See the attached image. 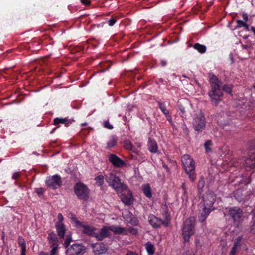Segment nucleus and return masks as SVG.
Returning a JSON list of instances; mask_svg holds the SVG:
<instances>
[{"mask_svg": "<svg viewBox=\"0 0 255 255\" xmlns=\"http://www.w3.org/2000/svg\"><path fill=\"white\" fill-rule=\"evenodd\" d=\"M210 83L208 96L212 102L217 105L221 101L223 95L222 89V81L216 75L212 74L209 77Z\"/></svg>", "mask_w": 255, "mask_h": 255, "instance_id": "f257e3e1", "label": "nucleus"}, {"mask_svg": "<svg viewBox=\"0 0 255 255\" xmlns=\"http://www.w3.org/2000/svg\"><path fill=\"white\" fill-rule=\"evenodd\" d=\"M105 180L109 186L112 187L117 193H122L127 190L128 187L121 182V179L115 172H111L105 175Z\"/></svg>", "mask_w": 255, "mask_h": 255, "instance_id": "f03ea898", "label": "nucleus"}, {"mask_svg": "<svg viewBox=\"0 0 255 255\" xmlns=\"http://www.w3.org/2000/svg\"><path fill=\"white\" fill-rule=\"evenodd\" d=\"M181 162L186 173L190 179L194 181L196 177L194 161L189 155L185 154L182 156Z\"/></svg>", "mask_w": 255, "mask_h": 255, "instance_id": "7ed1b4c3", "label": "nucleus"}, {"mask_svg": "<svg viewBox=\"0 0 255 255\" xmlns=\"http://www.w3.org/2000/svg\"><path fill=\"white\" fill-rule=\"evenodd\" d=\"M195 220L194 217H190L184 223L182 228V236L185 242H188L190 237L194 233Z\"/></svg>", "mask_w": 255, "mask_h": 255, "instance_id": "20e7f679", "label": "nucleus"}, {"mask_svg": "<svg viewBox=\"0 0 255 255\" xmlns=\"http://www.w3.org/2000/svg\"><path fill=\"white\" fill-rule=\"evenodd\" d=\"M74 193L78 198L83 201H87L89 197V189L83 183L79 182L74 186Z\"/></svg>", "mask_w": 255, "mask_h": 255, "instance_id": "39448f33", "label": "nucleus"}, {"mask_svg": "<svg viewBox=\"0 0 255 255\" xmlns=\"http://www.w3.org/2000/svg\"><path fill=\"white\" fill-rule=\"evenodd\" d=\"M194 129L198 132H202L205 128L206 121L204 114L200 112L196 114L193 121Z\"/></svg>", "mask_w": 255, "mask_h": 255, "instance_id": "423d86ee", "label": "nucleus"}, {"mask_svg": "<svg viewBox=\"0 0 255 255\" xmlns=\"http://www.w3.org/2000/svg\"><path fill=\"white\" fill-rule=\"evenodd\" d=\"M45 182L48 187L53 190L59 188L62 184V178L58 174L47 177Z\"/></svg>", "mask_w": 255, "mask_h": 255, "instance_id": "0eeeda50", "label": "nucleus"}, {"mask_svg": "<svg viewBox=\"0 0 255 255\" xmlns=\"http://www.w3.org/2000/svg\"><path fill=\"white\" fill-rule=\"evenodd\" d=\"M216 199V196L214 193L209 191L203 194L200 204H202L203 206L208 208H215L213 207V204Z\"/></svg>", "mask_w": 255, "mask_h": 255, "instance_id": "6e6552de", "label": "nucleus"}, {"mask_svg": "<svg viewBox=\"0 0 255 255\" xmlns=\"http://www.w3.org/2000/svg\"><path fill=\"white\" fill-rule=\"evenodd\" d=\"M228 214L232 218L234 223L238 224L241 221L243 212L238 207H233L229 208Z\"/></svg>", "mask_w": 255, "mask_h": 255, "instance_id": "1a4fd4ad", "label": "nucleus"}, {"mask_svg": "<svg viewBox=\"0 0 255 255\" xmlns=\"http://www.w3.org/2000/svg\"><path fill=\"white\" fill-rule=\"evenodd\" d=\"M73 221L74 222L76 226L78 227H82L83 228V233L95 237V235H96V233L95 232L96 230V228L89 225H84L82 222L77 220L76 218L73 219Z\"/></svg>", "mask_w": 255, "mask_h": 255, "instance_id": "9d476101", "label": "nucleus"}, {"mask_svg": "<svg viewBox=\"0 0 255 255\" xmlns=\"http://www.w3.org/2000/svg\"><path fill=\"white\" fill-rule=\"evenodd\" d=\"M215 208H208L203 206L202 204H199L198 206V220L200 222H204L212 211Z\"/></svg>", "mask_w": 255, "mask_h": 255, "instance_id": "9b49d317", "label": "nucleus"}, {"mask_svg": "<svg viewBox=\"0 0 255 255\" xmlns=\"http://www.w3.org/2000/svg\"><path fill=\"white\" fill-rule=\"evenodd\" d=\"M162 213L161 215L163 218L162 221L163 222V226L168 227L171 221L170 214L169 212L168 208L166 203L163 204L161 206Z\"/></svg>", "mask_w": 255, "mask_h": 255, "instance_id": "f8f14e48", "label": "nucleus"}, {"mask_svg": "<svg viewBox=\"0 0 255 255\" xmlns=\"http://www.w3.org/2000/svg\"><path fill=\"white\" fill-rule=\"evenodd\" d=\"M148 221L150 225L154 228H159L162 225H163L162 219L157 217L153 214H150L148 216Z\"/></svg>", "mask_w": 255, "mask_h": 255, "instance_id": "ddd939ff", "label": "nucleus"}, {"mask_svg": "<svg viewBox=\"0 0 255 255\" xmlns=\"http://www.w3.org/2000/svg\"><path fill=\"white\" fill-rule=\"evenodd\" d=\"M109 161L113 165L117 168H121L125 166V162L114 154H111L108 157Z\"/></svg>", "mask_w": 255, "mask_h": 255, "instance_id": "4468645a", "label": "nucleus"}, {"mask_svg": "<svg viewBox=\"0 0 255 255\" xmlns=\"http://www.w3.org/2000/svg\"><path fill=\"white\" fill-rule=\"evenodd\" d=\"M124 191H127V193H122L121 196V199L125 205L128 206L131 205L134 201L132 194L128 188L127 190H124Z\"/></svg>", "mask_w": 255, "mask_h": 255, "instance_id": "2eb2a0df", "label": "nucleus"}, {"mask_svg": "<svg viewBox=\"0 0 255 255\" xmlns=\"http://www.w3.org/2000/svg\"><path fill=\"white\" fill-rule=\"evenodd\" d=\"M83 246L81 244H74L67 250V255H79L82 250Z\"/></svg>", "mask_w": 255, "mask_h": 255, "instance_id": "dca6fc26", "label": "nucleus"}, {"mask_svg": "<svg viewBox=\"0 0 255 255\" xmlns=\"http://www.w3.org/2000/svg\"><path fill=\"white\" fill-rule=\"evenodd\" d=\"M91 247L94 253L97 255L104 254L107 250L106 245L102 242L92 244Z\"/></svg>", "mask_w": 255, "mask_h": 255, "instance_id": "f3484780", "label": "nucleus"}, {"mask_svg": "<svg viewBox=\"0 0 255 255\" xmlns=\"http://www.w3.org/2000/svg\"><path fill=\"white\" fill-rule=\"evenodd\" d=\"M109 227L104 226L102 228L99 232H96L95 237L98 241H102L104 238L110 236Z\"/></svg>", "mask_w": 255, "mask_h": 255, "instance_id": "a211bd4d", "label": "nucleus"}, {"mask_svg": "<svg viewBox=\"0 0 255 255\" xmlns=\"http://www.w3.org/2000/svg\"><path fill=\"white\" fill-rule=\"evenodd\" d=\"M244 165L250 169L255 168V152H252L249 157L244 159Z\"/></svg>", "mask_w": 255, "mask_h": 255, "instance_id": "6ab92c4d", "label": "nucleus"}, {"mask_svg": "<svg viewBox=\"0 0 255 255\" xmlns=\"http://www.w3.org/2000/svg\"><path fill=\"white\" fill-rule=\"evenodd\" d=\"M73 121L68 118L56 117L53 120V124L57 126L59 124H63L66 127H69Z\"/></svg>", "mask_w": 255, "mask_h": 255, "instance_id": "aec40b11", "label": "nucleus"}, {"mask_svg": "<svg viewBox=\"0 0 255 255\" xmlns=\"http://www.w3.org/2000/svg\"><path fill=\"white\" fill-rule=\"evenodd\" d=\"M109 229L116 234L128 235V231L127 229L125 228L119 226L112 225L109 226Z\"/></svg>", "mask_w": 255, "mask_h": 255, "instance_id": "412c9836", "label": "nucleus"}, {"mask_svg": "<svg viewBox=\"0 0 255 255\" xmlns=\"http://www.w3.org/2000/svg\"><path fill=\"white\" fill-rule=\"evenodd\" d=\"M47 239L49 241L50 246H59L58 239L56 234L54 232L52 231L49 232L48 235Z\"/></svg>", "mask_w": 255, "mask_h": 255, "instance_id": "4be33fe9", "label": "nucleus"}, {"mask_svg": "<svg viewBox=\"0 0 255 255\" xmlns=\"http://www.w3.org/2000/svg\"><path fill=\"white\" fill-rule=\"evenodd\" d=\"M55 228L59 237L62 239L64 238L66 232V228L64 224H55Z\"/></svg>", "mask_w": 255, "mask_h": 255, "instance_id": "5701e85b", "label": "nucleus"}, {"mask_svg": "<svg viewBox=\"0 0 255 255\" xmlns=\"http://www.w3.org/2000/svg\"><path fill=\"white\" fill-rule=\"evenodd\" d=\"M148 146L150 152L155 153L157 152L158 145L155 140H149Z\"/></svg>", "mask_w": 255, "mask_h": 255, "instance_id": "b1692460", "label": "nucleus"}, {"mask_svg": "<svg viewBox=\"0 0 255 255\" xmlns=\"http://www.w3.org/2000/svg\"><path fill=\"white\" fill-rule=\"evenodd\" d=\"M142 191L147 198L152 197L151 188L148 184L142 185Z\"/></svg>", "mask_w": 255, "mask_h": 255, "instance_id": "393cba45", "label": "nucleus"}, {"mask_svg": "<svg viewBox=\"0 0 255 255\" xmlns=\"http://www.w3.org/2000/svg\"><path fill=\"white\" fill-rule=\"evenodd\" d=\"M124 147L126 150L136 152L134 150L135 148L131 141L128 140H126L124 142Z\"/></svg>", "mask_w": 255, "mask_h": 255, "instance_id": "a878e982", "label": "nucleus"}, {"mask_svg": "<svg viewBox=\"0 0 255 255\" xmlns=\"http://www.w3.org/2000/svg\"><path fill=\"white\" fill-rule=\"evenodd\" d=\"M146 251L149 255H153L155 252L154 247L152 244L148 242L145 244Z\"/></svg>", "mask_w": 255, "mask_h": 255, "instance_id": "bb28decb", "label": "nucleus"}, {"mask_svg": "<svg viewBox=\"0 0 255 255\" xmlns=\"http://www.w3.org/2000/svg\"><path fill=\"white\" fill-rule=\"evenodd\" d=\"M193 47L195 49L201 53H204L206 51V47L205 45L200 44L199 43L195 44L193 46Z\"/></svg>", "mask_w": 255, "mask_h": 255, "instance_id": "cd10ccee", "label": "nucleus"}, {"mask_svg": "<svg viewBox=\"0 0 255 255\" xmlns=\"http://www.w3.org/2000/svg\"><path fill=\"white\" fill-rule=\"evenodd\" d=\"M158 107L161 110V111L163 112V113L165 115H168L169 113V111L167 109L166 104L164 102H162L160 101L157 102Z\"/></svg>", "mask_w": 255, "mask_h": 255, "instance_id": "c85d7f7f", "label": "nucleus"}, {"mask_svg": "<svg viewBox=\"0 0 255 255\" xmlns=\"http://www.w3.org/2000/svg\"><path fill=\"white\" fill-rule=\"evenodd\" d=\"M233 85L231 84H224L222 86V92L224 91L226 93L232 95Z\"/></svg>", "mask_w": 255, "mask_h": 255, "instance_id": "c756f323", "label": "nucleus"}, {"mask_svg": "<svg viewBox=\"0 0 255 255\" xmlns=\"http://www.w3.org/2000/svg\"><path fill=\"white\" fill-rule=\"evenodd\" d=\"M242 236L238 237V238L235 240L234 243L233 247L238 250L241 246V242L242 241Z\"/></svg>", "mask_w": 255, "mask_h": 255, "instance_id": "7c9ffc66", "label": "nucleus"}, {"mask_svg": "<svg viewBox=\"0 0 255 255\" xmlns=\"http://www.w3.org/2000/svg\"><path fill=\"white\" fill-rule=\"evenodd\" d=\"M100 64L101 67L103 68V70H102V72H104L106 70H108L111 65V63L109 61L102 62Z\"/></svg>", "mask_w": 255, "mask_h": 255, "instance_id": "2f4dec72", "label": "nucleus"}, {"mask_svg": "<svg viewBox=\"0 0 255 255\" xmlns=\"http://www.w3.org/2000/svg\"><path fill=\"white\" fill-rule=\"evenodd\" d=\"M117 143V138L115 137H112L110 140L107 142V148L110 149L112 147H114Z\"/></svg>", "mask_w": 255, "mask_h": 255, "instance_id": "473e14b6", "label": "nucleus"}, {"mask_svg": "<svg viewBox=\"0 0 255 255\" xmlns=\"http://www.w3.org/2000/svg\"><path fill=\"white\" fill-rule=\"evenodd\" d=\"M204 147L206 151V152L209 153L212 151L211 147L212 146V143L211 140H207L204 143Z\"/></svg>", "mask_w": 255, "mask_h": 255, "instance_id": "72a5a7b5", "label": "nucleus"}, {"mask_svg": "<svg viewBox=\"0 0 255 255\" xmlns=\"http://www.w3.org/2000/svg\"><path fill=\"white\" fill-rule=\"evenodd\" d=\"M96 184L98 186H101L104 183V176L103 175H99L95 178Z\"/></svg>", "mask_w": 255, "mask_h": 255, "instance_id": "f704fd0d", "label": "nucleus"}, {"mask_svg": "<svg viewBox=\"0 0 255 255\" xmlns=\"http://www.w3.org/2000/svg\"><path fill=\"white\" fill-rule=\"evenodd\" d=\"M18 243L19 245L21 247V251H22L23 249L24 250H26V244L25 243V241L22 237H19L18 240Z\"/></svg>", "mask_w": 255, "mask_h": 255, "instance_id": "c9c22d12", "label": "nucleus"}, {"mask_svg": "<svg viewBox=\"0 0 255 255\" xmlns=\"http://www.w3.org/2000/svg\"><path fill=\"white\" fill-rule=\"evenodd\" d=\"M182 189L183 191V195L182 196V198L183 200H187L188 195H187V191L186 188L185 183H183L182 184Z\"/></svg>", "mask_w": 255, "mask_h": 255, "instance_id": "e433bc0d", "label": "nucleus"}, {"mask_svg": "<svg viewBox=\"0 0 255 255\" xmlns=\"http://www.w3.org/2000/svg\"><path fill=\"white\" fill-rule=\"evenodd\" d=\"M59 246H51V250L49 255H58L57 251Z\"/></svg>", "mask_w": 255, "mask_h": 255, "instance_id": "4c0bfd02", "label": "nucleus"}, {"mask_svg": "<svg viewBox=\"0 0 255 255\" xmlns=\"http://www.w3.org/2000/svg\"><path fill=\"white\" fill-rule=\"evenodd\" d=\"M117 18L116 17L112 16L111 18L107 20V23L110 26H113L117 22Z\"/></svg>", "mask_w": 255, "mask_h": 255, "instance_id": "58836bf2", "label": "nucleus"}, {"mask_svg": "<svg viewBox=\"0 0 255 255\" xmlns=\"http://www.w3.org/2000/svg\"><path fill=\"white\" fill-rule=\"evenodd\" d=\"M205 185V181L203 177L201 178L198 183V188L199 189L202 190L203 188L204 187Z\"/></svg>", "mask_w": 255, "mask_h": 255, "instance_id": "ea45409f", "label": "nucleus"}, {"mask_svg": "<svg viewBox=\"0 0 255 255\" xmlns=\"http://www.w3.org/2000/svg\"><path fill=\"white\" fill-rule=\"evenodd\" d=\"M127 230L128 231V233L129 232L132 235H136L138 233L137 229L133 227H129Z\"/></svg>", "mask_w": 255, "mask_h": 255, "instance_id": "a19ab883", "label": "nucleus"}, {"mask_svg": "<svg viewBox=\"0 0 255 255\" xmlns=\"http://www.w3.org/2000/svg\"><path fill=\"white\" fill-rule=\"evenodd\" d=\"M181 128L183 130V133L186 135L187 136L189 134V130L187 128V127L186 124H183L181 126Z\"/></svg>", "mask_w": 255, "mask_h": 255, "instance_id": "79ce46f5", "label": "nucleus"}, {"mask_svg": "<svg viewBox=\"0 0 255 255\" xmlns=\"http://www.w3.org/2000/svg\"><path fill=\"white\" fill-rule=\"evenodd\" d=\"M58 221L55 223V224H63V221L64 219L63 216L62 214L60 213H58L57 216Z\"/></svg>", "mask_w": 255, "mask_h": 255, "instance_id": "37998d69", "label": "nucleus"}, {"mask_svg": "<svg viewBox=\"0 0 255 255\" xmlns=\"http://www.w3.org/2000/svg\"><path fill=\"white\" fill-rule=\"evenodd\" d=\"M35 192L39 196L43 195L45 192V190L43 188H37L35 189Z\"/></svg>", "mask_w": 255, "mask_h": 255, "instance_id": "c03bdc74", "label": "nucleus"}, {"mask_svg": "<svg viewBox=\"0 0 255 255\" xmlns=\"http://www.w3.org/2000/svg\"><path fill=\"white\" fill-rule=\"evenodd\" d=\"M104 127L108 129H113V127L112 125H111L108 121H106L104 122Z\"/></svg>", "mask_w": 255, "mask_h": 255, "instance_id": "a18cd8bd", "label": "nucleus"}, {"mask_svg": "<svg viewBox=\"0 0 255 255\" xmlns=\"http://www.w3.org/2000/svg\"><path fill=\"white\" fill-rule=\"evenodd\" d=\"M237 22V28H241L242 27H244V24H245V22H244L243 21H242L241 20H237L236 21Z\"/></svg>", "mask_w": 255, "mask_h": 255, "instance_id": "49530a36", "label": "nucleus"}, {"mask_svg": "<svg viewBox=\"0 0 255 255\" xmlns=\"http://www.w3.org/2000/svg\"><path fill=\"white\" fill-rule=\"evenodd\" d=\"M71 242V238L70 237H67L64 242V246L66 248L68 247Z\"/></svg>", "mask_w": 255, "mask_h": 255, "instance_id": "de8ad7c7", "label": "nucleus"}, {"mask_svg": "<svg viewBox=\"0 0 255 255\" xmlns=\"http://www.w3.org/2000/svg\"><path fill=\"white\" fill-rule=\"evenodd\" d=\"M20 176V172H15L12 175V178L14 180H17L19 177Z\"/></svg>", "mask_w": 255, "mask_h": 255, "instance_id": "09e8293b", "label": "nucleus"}, {"mask_svg": "<svg viewBox=\"0 0 255 255\" xmlns=\"http://www.w3.org/2000/svg\"><path fill=\"white\" fill-rule=\"evenodd\" d=\"M242 17L243 18V21L246 23L248 20V16L247 14L245 12H243L242 13Z\"/></svg>", "mask_w": 255, "mask_h": 255, "instance_id": "8fccbe9b", "label": "nucleus"}, {"mask_svg": "<svg viewBox=\"0 0 255 255\" xmlns=\"http://www.w3.org/2000/svg\"><path fill=\"white\" fill-rule=\"evenodd\" d=\"M80 0L82 4L86 5H88L91 3L90 0Z\"/></svg>", "mask_w": 255, "mask_h": 255, "instance_id": "3c124183", "label": "nucleus"}, {"mask_svg": "<svg viewBox=\"0 0 255 255\" xmlns=\"http://www.w3.org/2000/svg\"><path fill=\"white\" fill-rule=\"evenodd\" d=\"M165 116L167 117V119L168 121L171 124L172 123V119L171 115L169 114V113L168 114V115H165Z\"/></svg>", "mask_w": 255, "mask_h": 255, "instance_id": "603ef678", "label": "nucleus"}, {"mask_svg": "<svg viewBox=\"0 0 255 255\" xmlns=\"http://www.w3.org/2000/svg\"><path fill=\"white\" fill-rule=\"evenodd\" d=\"M238 250L237 249L232 247L231 251L230 252V255H235V254Z\"/></svg>", "mask_w": 255, "mask_h": 255, "instance_id": "864d4df0", "label": "nucleus"}, {"mask_svg": "<svg viewBox=\"0 0 255 255\" xmlns=\"http://www.w3.org/2000/svg\"><path fill=\"white\" fill-rule=\"evenodd\" d=\"M178 107L181 113H182L183 114L185 113V109L183 106L179 105Z\"/></svg>", "mask_w": 255, "mask_h": 255, "instance_id": "5fc2aeb1", "label": "nucleus"}, {"mask_svg": "<svg viewBox=\"0 0 255 255\" xmlns=\"http://www.w3.org/2000/svg\"><path fill=\"white\" fill-rule=\"evenodd\" d=\"M160 65L162 67H165L167 65V61L165 60H161Z\"/></svg>", "mask_w": 255, "mask_h": 255, "instance_id": "6e6d98bb", "label": "nucleus"}, {"mask_svg": "<svg viewBox=\"0 0 255 255\" xmlns=\"http://www.w3.org/2000/svg\"><path fill=\"white\" fill-rule=\"evenodd\" d=\"M251 229L253 233L255 232V221L254 222L253 225L251 226Z\"/></svg>", "mask_w": 255, "mask_h": 255, "instance_id": "4d7b16f0", "label": "nucleus"}, {"mask_svg": "<svg viewBox=\"0 0 255 255\" xmlns=\"http://www.w3.org/2000/svg\"><path fill=\"white\" fill-rule=\"evenodd\" d=\"M195 244H196V246H201V244L200 243V240L199 239H195Z\"/></svg>", "mask_w": 255, "mask_h": 255, "instance_id": "13d9d810", "label": "nucleus"}, {"mask_svg": "<svg viewBox=\"0 0 255 255\" xmlns=\"http://www.w3.org/2000/svg\"><path fill=\"white\" fill-rule=\"evenodd\" d=\"M243 27H244L246 30H247L248 31L249 30V26L246 23H245Z\"/></svg>", "mask_w": 255, "mask_h": 255, "instance_id": "bf43d9fd", "label": "nucleus"}, {"mask_svg": "<svg viewBox=\"0 0 255 255\" xmlns=\"http://www.w3.org/2000/svg\"><path fill=\"white\" fill-rule=\"evenodd\" d=\"M131 223L133 225H134V226L137 225L138 224V221L136 220L132 221Z\"/></svg>", "mask_w": 255, "mask_h": 255, "instance_id": "052dcab7", "label": "nucleus"}, {"mask_svg": "<svg viewBox=\"0 0 255 255\" xmlns=\"http://www.w3.org/2000/svg\"><path fill=\"white\" fill-rule=\"evenodd\" d=\"M251 30L253 31L254 34L255 35V27L252 26L251 27Z\"/></svg>", "mask_w": 255, "mask_h": 255, "instance_id": "680f3d73", "label": "nucleus"}, {"mask_svg": "<svg viewBox=\"0 0 255 255\" xmlns=\"http://www.w3.org/2000/svg\"><path fill=\"white\" fill-rule=\"evenodd\" d=\"M39 255H49L48 254V253H45V252H41L40 254H39Z\"/></svg>", "mask_w": 255, "mask_h": 255, "instance_id": "e2e57ef3", "label": "nucleus"}, {"mask_svg": "<svg viewBox=\"0 0 255 255\" xmlns=\"http://www.w3.org/2000/svg\"><path fill=\"white\" fill-rule=\"evenodd\" d=\"M25 252H26V250H24V249L22 251H21V255H26Z\"/></svg>", "mask_w": 255, "mask_h": 255, "instance_id": "0e129e2a", "label": "nucleus"}, {"mask_svg": "<svg viewBox=\"0 0 255 255\" xmlns=\"http://www.w3.org/2000/svg\"><path fill=\"white\" fill-rule=\"evenodd\" d=\"M59 128V126H58L57 127H56L55 128H54L51 132V133H53L55 131Z\"/></svg>", "mask_w": 255, "mask_h": 255, "instance_id": "69168bd1", "label": "nucleus"}, {"mask_svg": "<svg viewBox=\"0 0 255 255\" xmlns=\"http://www.w3.org/2000/svg\"><path fill=\"white\" fill-rule=\"evenodd\" d=\"M159 81L163 84H164V82H166L162 78H160L159 79Z\"/></svg>", "mask_w": 255, "mask_h": 255, "instance_id": "338daca9", "label": "nucleus"}, {"mask_svg": "<svg viewBox=\"0 0 255 255\" xmlns=\"http://www.w3.org/2000/svg\"><path fill=\"white\" fill-rule=\"evenodd\" d=\"M91 129V128H88L83 129V130L87 131L88 133H89Z\"/></svg>", "mask_w": 255, "mask_h": 255, "instance_id": "774afa93", "label": "nucleus"}]
</instances>
